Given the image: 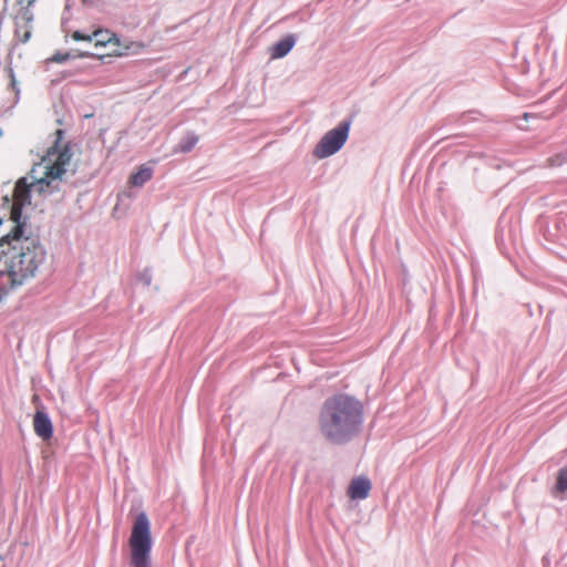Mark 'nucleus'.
<instances>
[{"label":"nucleus","mask_w":567,"mask_h":567,"mask_svg":"<svg viewBox=\"0 0 567 567\" xmlns=\"http://www.w3.org/2000/svg\"><path fill=\"white\" fill-rule=\"evenodd\" d=\"M47 252L38 237L21 225L0 239V300L9 291L33 278Z\"/></svg>","instance_id":"1"},{"label":"nucleus","mask_w":567,"mask_h":567,"mask_svg":"<svg viewBox=\"0 0 567 567\" xmlns=\"http://www.w3.org/2000/svg\"><path fill=\"white\" fill-rule=\"evenodd\" d=\"M363 424V404L357 398L339 393L328 398L319 413V427L323 437L342 445L355 437Z\"/></svg>","instance_id":"2"},{"label":"nucleus","mask_w":567,"mask_h":567,"mask_svg":"<svg viewBox=\"0 0 567 567\" xmlns=\"http://www.w3.org/2000/svg\"><path fill=\"white\" fill-rule=\"evenodd\" d=\"M128 545L131 548V567H150L153 542L151 523L146 513L141 512L136 515Z\"/></svg>","instance_id":"3"},{"label":"nucleus","mask_w":567,"mask_h":567,"mask_svg":"<svg viewBox=\"0 0 567 567\" xmlns=\"http://www.w3.org/2000/svg\"><path fill=\"white\" fill-rule=\"evenodd\" d=\"M49 186L50 181L44 176L38 178L31 175L30 177L18 179L14 186L13 205L11 208V220L14 223V226L21 225L23 228H27L28 218L22 215L23 207L31 204L32 193L42 194Z\"/></svg>","instance_id":"4"},{"label":"nucleus","mask_w":567,"mask_h":567,"mask_svg":"<svg viewBox=\"0 0 567 567\" xmlns=\"http://www.w3.org/2000/svg\"><path fill=\"white\" fill-rule=\"evenodd\" d=\"M352 116L342 120L336 127L329 130L313 148V156L323 159L338 153L349 137Z\"/></svg>","instance_id":"5"},{"label":"nucleus","mask_w":567,"mask_h":567,"mask_svg":"<svg viewBox=\"0 0 567 567\" xmlns=\"http://www.w3.org/2000/svg\"><path fill=\"white\" fill-rule=\"evenodd\" d=\"M55 136L56 137L54 144L48 151V155H56V159L53 164H47L44 166V177H47V179L50 182L56 178H61V176L65 173V166L69 165L73 155L69 143L64 144L63 146L60 145L64 136V131L56 130Z\"/></svg>","instance_id":"6"},{"label":"nucleus","mask_w":567,"mask_h":567,"mask_svg":"<svg viewBox=\"0 0 567 567\" xmlns=\"http://www.w3.org/2000/svg\"><path fill=\"white\" fill-rule=\"evenodd\" d=\"M35 0H17L19 6L18 12L14 14V38L20 43H25L31 37V24L33 21V12L31 6Z\"/></svg>","instance_id":"7"},{"label":"nucleus","mask_w":567,"mask_h":567,"mask_svg":"<svg viewBox=\"0 0 567 567\" xmlns=\"http://www.w3.org/2000/svg\"><path fill=\"white\" fill-rule=\"evenodd\" d=\"M33 427L35 434L42 440H49L53 435L52 422L48 413L43 411H37L33 419Z\"/></svg>","instance_id":"8"},{"label":"nucleus","mask_w":567,"mask_h":567,"mask_svg":"<svg viewBox=\"0 0 567 567\" xmlns=\"http://www.w3.org/2000/svg\"><path fill=\"white\" fill-rule=\"evenodd\" d=\"M370 489V480L364 476H359L351 481L348 495L351 499H364L369 496Z\"/></svg>","instance_id":"9"},{"label":"nucleus","mask_w":567,"mask_h":567,"mask_svg":"<svg viewBox=\"0 0 567 567\" xmlns=\"http://www.w3.org/2000/svg\"><path fill=\"white\" fill-rule=\"evenodd\" d=\"M296 38L293 34H288L270 48L271 59H281L286 56L295 47Z\"/></svg>","instance_id":"10"},{"label":"nucleus","mask_w":567,"mask_h":567,"mask_svg":"<svg viewBox=\"0 0 567 567\" xmlns=\"http://www.w3.org/2000/svg\"><path fill=\"white\" fill-rule=\"evenodd\" d=\"M153 176V171L151 167L141 166L140 169L132 175L131 184L135 187L143 186L146 182H148Z\"/></svg>","instance_id":"11"},{"label":"nucleus","mask_w":567,"mask_h":567,"mask_svg":"<svg viewBox=\"0 0 567 567\" xmlns=\"http://www.w3.org/2000/svg\"><path fill=\"white\" fill-rule=\"evenodd\" d=\"M92 37H93L94 45L96 48H99V47H105L109 43H111L113 41V39L115 38V34L107 30H105V31L96 30L92 33Z\"/></svg>","instance_id":"12"},{"label":"nucleus","mask_w":567,"mask_h":567,"mask_svg":"<svg viewBox=\"0 0 567 567\" xmlns=\"http://www.w3.org/2000/svg\"><path fill=\"white\" fill-rule=\"evenodd\" d=\"M198 136L195 133H188L178 143L177 151L189 153L198 143Z\"/></svg>","instance_id":"13"},{"label":"nucleus","mask_w":567,"mask_h":567,"mask_svg":"<svg viewBox=\"0 0 567 567\" xmlns=\"http://www.w3.org/2000/svg\"><path fill=\"white\" fill-rule=\"evenodd\" d=\"M555 492L567 496V466L560 468L557 474Z\"/></svg>","instance_id":"14"},{"label":"nucleus","mask_w":567,"mask_h":567,"mask_svg":"<svg viewBox=\"0 0 567 567\" xmlns=\"http://www.w3.org/2000/svg\"><path fill=\"white\" fill-rule=\"evenodd\" d=\"M94 54L93 53H90V52H79L76 55H71V53L69 52H65V53H62V52H56L54 53L49 60L48 62H54V63H63L68 60H70L71 58H74V56H79V58H89V56H93Z\"/></svg>","instance_id":"15"},{"label":"nucleus","mask_w":567,"mask_h":567,"mask_svg":"<svg viewBox=\"0 0 567 567\" xmlns=\"http://www.w3.org/2000/svg\"><path fill=\"white\" fill-rule=\"evenodd\" d=\"M138 280L146 287H148L152 282V271L148 268H145L140 275Z\"/></svg>","instance_id":"16"},{"label":"nucleus","mask_w":567,"mask_h":567,"mask_svg":"<svg viewBox=\"0 0 567 567\" xmlns=\"http://www.w3.org/2000/svg\"><path fill=\"white\" fill-rule=\"evenodd\" d=\"M72 39L75 40V41H87V42H92L93 41L92 34H86V33H83L81 31H74L72 33Z\"/></svg>","instance_id":"17"},{"label":"nucleus","mask_w":567,"mask_h":567,"mask_svg":"<svg viewBox=\"0 0 567 567\" xmlns=\"http://www.w3.org/2000/svg\"><path fill=\"white\" fill-rule=\"evenodd\" d=\"M9 74H10V84L12 85V87L14 89L16 87V79H14V75H13V71L10 70L9 71Z\"/></svg>","instance_id":"18"}]
</instances>
